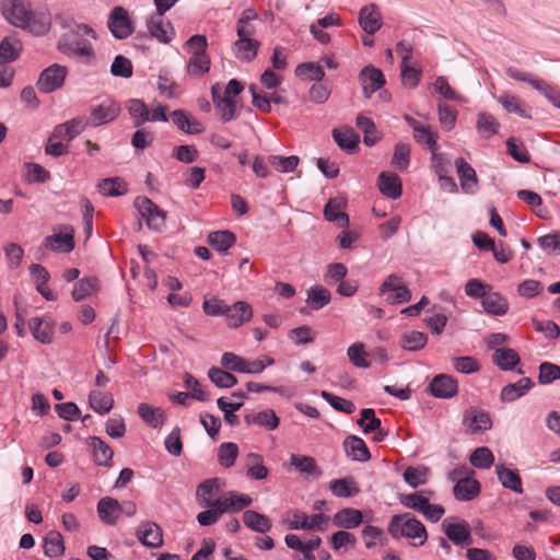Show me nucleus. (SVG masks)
I'll return each mask as SVG.
<instances>
[{
  "instance_id": "nucleus-1",
  "label": "nucleus",
  "mask_w": 560,
  "mask_h": 560,
  "mask_svg": "<svg viewBox=\"0 0 560 560\" xmlns=\"http://www.w3.org/2000/svg\"><path fill=\"white\" fill-rule=\"evenodd\" d=\"M4 19L15 27L28 31L35 36L46 35L51 27V18L46 12H36L25 0H5L2 3Z\"/></svg>"
},
{
  "instance_id": "nucleus-2",
  "label": "nucleus",
  "mask_w": 560,
  "mask_h": 560,
  "mask_svg": "<svg viewBox=\"0 0 560 560\" xmlns=\"http://www.w3.org/2000/svg\"><path fill=\"white\" fill-rule=\"evenodd\" d=\"M85 35L97 39L96 32L90 25L84 23H73L69 25L68 31L65 32L58 40V50L70 57L94 58L95 52L93 46L84 38Z\"/></svg>"
},
{
  "instance_id": "nucleus-3",
  "label": "nucleus",
  "mask_w": 560,
  "mask_h": 560,
  "mask_svg": "<svg viewBox=\"0 0 560 560\" xmlns=\"http://www.w3.org/2000/svg\"><path fill=\"white\" fill-rule=\"evenodd\" d=\"M387 532L395 538H406L413 547L422 546L428 539L425 526L411 513L392 516Z\"/></svg>"
},
{
  "instance_id": "nucleus-4",
  "label": "nucleus",
  "mask_w": 560,
  "mask_h": 560,
  "mask_svg": "<svg viewBox=\"0 0 560 560\" xmlns=\"http://www.w3.org/2000/svg\"><path fill=\"white\" fill-rule=\"evenodd\" d=\"M506 75L513 80L528 83L533 89L541 93L551 104L560 107V92L542 79H533L527 72L514 67L506 69Z\"/></svg>"
},
{
  "instance_id": "nucleus-5",
  "label": "nucleus",
  "mask_w": 560,
  "mask_h": 560,
  "mask_svg": "<svg viewBox=\"0 0 560 560\" xmlns=\"http://www.w3.org/2000/svg\"><path fill=\"white\" fill-rule=\"evenodd\" d=\"M44 246L56 253L68 254L74 248V230L71 225L54 228V233L44 238Z\"/></svg>"
},
{
  "instance_id": "nucleus-6",
  "label": "nucleus",
  "mask_w": 560,
  "mask_h": 560,
  "mask_svg": "<svg viewBox=\"0 0 560 560\" xmlns=\"http://www.w3.org/2000/svg\"><path fill=\"white\" fill-rule=\"evenodd\" d=\"M67 74L66 66L52 63L40 72L36 85L42 93H52L63 85Z\"/></svg>"
},
{
  "instance_id": "nucleus-7",
  "label": "nucleus",
  "mask_w": 560,
  "mask_h": 560,
  "mask_svg": "<svg viewBox=\"0 0 560 560\" xmlns=\"http://www.w3.org/2000/svg\"><path fill=\"white\" fill-rule=\"evenodd\" d=\"M107 26L117 39L128 38L133 33L132 21L128 11L122 7H115L108 16Z\"/></svg>"
},
{
  "instance_id": "nucleus-8",
  "label": "nucleus",
  "mask_w": 560,
  "mask_h": 560,
  "mask_svg": "<svg viewBox=\"0 0 560 560\" xmlns=\"http://www.w3.org/2000/svg\"><path fill=\"white\" fill-rule=\"evenodd\" d=\"M120 113V106L113 100H105L90 108V117L85 121L88 125L98 127L115 120Z\"/></svg>"
},
{
  "instance_id": "nucleus-9",
  "label": "nucleus",
  "mask_w": 560,
  "mask_h": 560,
  "mask_svg": "<svg viewBox=\"0 0 560 560\" xmlns=\"http://www.w3.org/2000/svg\"><path fill=\"white\" fill-rule=\"evenodd\" d=\"M442 526L446 537L455 545L464 546L472 542L470 526L465 520L445 518Z\"/></svg>"
},
{
  "instance_id": "nucleus-10",
  "label": "nucleus",
  "mask_w": 560,
  "mask_h": 560,
  "mask_svg": "<svg viewBox=\"0 0 560 560\" xmlns=\"http://www.w3.org/2000/svg\"><path fill=\"white\" fill-rule=\"evenodd\" d=\"M329 517L325 514L318 513L311 516L295 510L292 512V517L289 521V528L292 530L308 529V530H324Z\"/></svg>"
},
{
  "instance_id": "nucleus-11",
  "label": "nucleus",
  "mask_w": 560,
  "mask_h": 560,
  "mask_svg": "<svg viewBox=\"0 0 560 560\" xmlns=\"http://www.w3.org/2000/svg\"><path fill=\"white\" fill-rule=\"evenodd\" d=\"M463 424L470 434H477L490 430L492 421L489 412L477 407H470L464 412Z\"/></svg>"
},
{
  "instance_id": "nucleus-12",
  "label": "nucleus",
  "mask_w": 560,
  "mask_h": 560,
  "mask_svg": "<svg viewBox=\"0 0 560 560\" xmlns=\"http://www.w3.org/2000/svg\"><path fill=\"white\" fill-rule=\"evenodd\" d=\"M359 80L365 98H370L376 91L382 89L386 82L383 72L371 65L365 66L360 71Z\"/></svg>"
},
{
  "instance_id": "nucleus-13",
  "label": "nucleus",
  "mask_w": 560,
  "mask_h": 560,
  "mask_svg": "<svg viewBox=\"0 0 560 560\" xmlns=\"http://www.w3.org/2000/svg\"><path fill=\"white\" fill-rule=\"evenodd\" d=\"M213 105L223 122H229L238 116L236 102L232 97L222 96L221 88L217 83L211 88Z\"/></svg>"
},
{
  "instance_id": "nucleus-14",
  "label": "nucleus",
  "mask_w": 560,
  "mask_h": 560,
  "mask_svg": "<svg viewBox=\"0 0 560 560\" xmlns=\"http://www.w3.org/2000/svg\"><path fill=\"white\" fill-rule=\"evenodd\" d=\"M429 392L436 398H452L458 392L457 381L448 374H439L429 384Z\"/></svg>"
},
{
  "instance_id": "nucleus-15",
  "label": "nucleus",
  "mask_w": 560,
  "mask_h": 560,
  "mask_svg": "<svg viewBox=\"0 0 560 560\" xmlns=\"http://www.w3.org/2000/svg\"><path fill=\"white\" fill-rule=\"evenodd\" d=\"M137 538L149 548H160L163 545L162 528L154 522H142L137 529Z\"/></svg>"
},
{
  "instance_id": "nucleus-16",
  "label": "nucleus",
  "mask_w": 560,
  "mask_h": 560,
  "mask_svg": "<svg viewBox=\"0 0 560 560\" xmlns=\"http://www.w3.org/2000/svg\"><path fill=\"white\" fill-rule=\"evenodd\" d=\"M170 116L177 129L184 133L200 135L205 131L203 125L184 109H175Z\"/></svg>"
},
{
  "instance_id": "nucleus-17",
  "label": "nucleus",
  "mask_w": 560,
  "mask_h": 560,
  "mask_svg": "<svg viewBox=\"0 0 560 560\" xmlns=\"http://www.w3.org/2000/svg\"><path fill=\"white\" fill-rule=\"evenodd\" d=\"M253 317V308L245 301H238L233 305H228L225 313L226 325L230 328H237L250 320Z\"/></svg>"
},
{
  "instance_id": "nucleus-18",
  "label": "nucleus",
  "mask_w": 560,
  "mask_h": 560,
  "mask_svg": "<svg viewBox=\"0 0 560 560\" xmlns=\"http://www.w3.org/2000/svg\"><path fill=\"white\" fill-rule=\"evenodd\" d=\"M88 126L83 118L75 117L66 122L57 125L52 130V138L57 140L71 141L82 133Z\"/></svg>"
},
{
  "instance_id": "nucleus-19",
  "label": "nucleus",
  "mask_w": 560,
  "mask_h": 560,
  "mask_svg": "<svg viewBox=\"0 0 560 560\" xmlns=\"http://www.w3.org/2000/svg\"><path fill=\"white\" fill-rule=\"evenodd\" d=\"M260 42L256 38H237L232 44L234 57L243 62L253 61L258 54Z\"/></svg>"
},
{
  "instance_id": "nucleus-20",
  "label": "nucleus",
  "mask_w": 560,
  "mask_h": 560,
  "mask_svg": "<svg viewBox=\"0 0 560 560\" xmlns=\"http://www.w3.org/2000/svg\"><path fill=\"white\" fill-rule=\"evenodd\" d=\"M332 138L338 147L349 154L359 150L360 137L351 127L335 128Z\"/></svg>"
},
{
  "instance_id": "nucleus-21",
  "label": "nucleus",
  "mask_w": 560,
  "mask_h": 560,
  "mask_svg": "<svg viewBox=\"0 0 560 560\" xmlns=\"http://www.w3.org/2000/svg\"><path fill=\"white\" fill-rule=\"evenodd\" d=\"M359 24L369 35L375 34L382 27V15L375 4L365 5L360 10Z\"/></svg>"
},
{
  "instance_id": "nucleus-22",
  "label": "nucleus",
  "mask_w": 560,
  "mask_h": 560,
  "mask_svg": "<svg viewBox=\"0 0 560 560\" xmlns=\"http://www.w3.org/2000/svg\"><path fill=\"white\" fill-rule=\"evenodd\" d=\"M257 20L258 13L253 8L245 9L236 21L237 38H256L255 21Z\"/></svg>"
},
{
  "instance_id": "nucleus-23",
  "label": "nucleus",
  "mask_w": 560,
  "mask_h": 560,
  "mask_svg": "<svg viewBox=\"0 0 560 560\" xmlns=\"http://www.w3.org/2000/svg\"><path fill=\"white\" fill-rule=\"evenodd\" d=\"M88 445L92 448L93 459L96 465L110 467L113 465V450L98 436H91L88 440Z\"/></svg>"
},
{
  "instance_id": "nucleus-24",
  "label": "nucleus",
  "mask_w": 560,
  "mask_h": 560,
  "mask_svg": "<svg viewBox=\"0 0 560 560\" xmlns=\"http://www.w3.org/2000/svg\"><path fill=\"white\" fill-rule=\"evenodd\" d=\"M343 448L347 456L352 460L368 462L371 458L365 442L357 435L347 436L343 441Z\"/></svg>"
},
{
  "instance_id": "nucleus-25",
  "label": "nucleus",
  "mask_w": 560,
  "mask_h": 560,
  "mask_svg": "<svg viewBox=\"0 0 560 560\" xmlns=\"http://www.w3.org/2000/svg\"><path fill=\"white\" fill-rule=\"evenodd\" d=\"M534 386L529 377L520 378L517 382L505 385L500 394V399L503 402H513L516 399L526 395Z\"/></svg>"
},
{
  "instance_id": "nucleus-26",
  "label": "nucleus",
  "mask_w": 560,
  "mask_h": 560,
  "mask_svg": "<svg viewBox=\"0 0 560 560\" xmlns=\"http://www.w3.org/2000/svg\"><path fill=\"white\" fill-rule=\"evenodd\" d=\"M455 166L463 190L466 192H472L478 185L476 171L463 158H458L455 161Z\"/></svg>"
},
{
  "instance_id": "nucleus-27",
  "label": "nucleus",
  "mask_w": 560,
  "mask_h": 560,
  "mask_svg": "<svg viewBox=\"0 0 560 560\" xmlns=\"http://www.w3.org/2000/svg\"><path fill=\"white\" fill-rule=\"evenodd\" d=\"M97 513L106 525H115L120 514V503L110 497L102 498L97 503Z\"/></svg>"
},
{
  "instance_id": "nucleus-28",
  "label": "nucleus",
  "mask_w": 560,
  "mask_h": 560,
  "mask_svg": "<svg viewBox=\"0 0 560 560\" xmlns=\"http://www.w3.org/2000/svg\"><path fill=\"white\" fill-rule=\"evenodd\" d=\"M453 493L459 501H470L480 493V483L476 479L462 477L456 481Z\"/></svg>"
},
{
  "instance_id": "nucleus-29",
  "label": "nucleus",
  "mask_w": 560,
  "mask_h": 560,
  "mask_svg": "<svg viewBox=\"0 0 560 560\" xmlns=\"http://www.w3.org/2000/svg\"><path fill=\"white\" fill-rule=\"evenodd\" d=\"M246 424H256L268 431L276 430L280 424V419L272 409H265L256 413H248L244 417Z\"/></svg>"
},
{
  "instance_id": "nucleus-30",
  "label": "nucleus",
  "mask_w": 560,
  "mask_h": 560,
  "mask_svg": "<svg viewBox=\"0 0 560 560\" xmlns=\"http://www.w3.org/2000/svg\"><path fill=\"white\" fill-rule=\"evenodd\" d=\"M377 184L381 192L392 199H397L401 195V180L394 173L382 172L378 175Z\"/></svg>"
},
{
  "instance_id": "nucleus-31",
  "label": "nucleus",
  "mask_w": 560,
  "mask_h": 560,
  "mask_svg": "<svg viewBox=\"0 0 560 560\" xmlns=\"http://www.w3.org/2000/svg\"><path fill=\"white\" fill-rule=\"evenodd\" d=\"M362 512L353 508L341 509L332 517L335 526L347 529L358 527L362 523Z\"/></svg>"
},
{
  "instance_id": "nucleus-32",
  "label": "nucleus",
  "mask_w": 560,
  "mask_h": 560,
  "mask_svg": "<svg viewBox=\"0 0 560 560\" xmlns=\"http://www.w3.org/2000/svg\"><path fill=\"white\" fill-rule=\"evenodd\" d=\"M148 30L152 37L161 43H170L173 35V27L170 22L164 23L163 15L156 13L148 21Z\"/></svg>"
},
{
  "instance_id": "nucleus-33",
  "label": "nucleus",
  "mask_w": 560,
  "mask_h": 560,
  "mask_svg": "<svg viewBox=\"0 0 560 560\" xmlns=\"http://www.w3.org/2000/svg\"><path fill=\"white\" fill-rule=\"evenodd\" d=\"M495 471L501 485L516 493H523L522 479L516 469H511L504 465H497Z\"/></svg>"
},
{
  "instance_id": "nucleus-34",
  "label": "nucleus",
  "mask_w": 560,
  "mask_h": 560,
  "mask_svg": "<svg viewBox=\"0 0 560 560\" xmlns=\"http://www.w3.org/2000/svg\"><path fill=\"white\" fill-rule=\"evenodd\" d=\"M483 310L494 316H503L509 311L508 300L498 292H489L487 296L481 300Z\"/></svg>"
},
{
  "instance_id": "nucleus-35",
  "label": "nucleus",
  "mask_w": 560,
  "mask_h": 560,
  "mask_svg": "<svg viewBox=\"0 0 560 560\" xmlns=\"http://www.w3.org/2000/svg\"><path fill=\"white\" fill-rule=\"evenodd\" d=\"M518 353L511 348H498L492 354L493 363L502 371H512L520 363Z\"/></svg>"
},
{
  "instance_id": "nucleus-36",
  "label": "nucleus",
  "mask_w": 560,
  "mask_h": 560,
  "mask_svg": "<svg viewBox=\"0 0 560 560\" xmlns=\"http://www.w3.org/2000/svg\"><path fill=\"white\" fill-rule=\"evenodd\" d=\"M145 222L149 230L153 232H163L166 221V212H138L136 230L142 229V222Z\"/></svg>"
},
{
  "instance_id": "nucleus-37",
  "label": "nucleus",
  "mask_w": 560,
  "mask_h": 560,
  "mask_svg": "<svg viewBox=\"0 0 560 560\" xmlns=\"http://www.w3.org/2000/svg\"><path fill=\"white\" fill-rule=\"evenodd\" d=\"M329 489L337 498H351L360 492V488L352 477L331 480Z\"/></svg>"
},
{
  "instance_id": "nucleus-38",
  "label": "nucleus",
  "mask_w": 560,
  "mask_h": 560,
  "mask_svg": "<svg viewBox=\"0 0 560 560\" xmlns=\"http://www.w3.org/2000/svg\"><path fill=\"white\" fill-rule=\"evenodd\" d=\"M243 522L253 532L265 534L271 529V521L264 514L254 510H246L243 513Z\"/></svg>"
},
{
  "instance_id": "nucleus-39",
  "label": "nucleus",
  "mask_w": 560,
  "mask_h": 560,
  "mask_svg": "<svg viewBox=\"0 0 560 560\" xmlns=\"http://www.w3.org/2000/svg\"><path fill=\"white\" fill-rule=\"evenodd\" d=\"M290 464L302 475L313 477L322 476V470L312 456L292 454L290 456Z\"/></svg>"
},
{
  "instance_id": "nucleus-40",
  "label": "nucleus",
  "mask_w": 560,
  "mask_h": 560,
  "mask_svg": "<svg viewBox=\"0 0 560 560\" xmlns=\"http://www.w3.org/2000/svg\"><path fill=\"white\" fill-rule=\"evenodd\" d=\"M138 413L145 423L154 429L161 428L166 420L165 413L161 408L152 407L145 402H141L138 406Z\"/></svg>"
},
{
  "instance_id": "nucleus-41",
  "label": "nucleus",
  "mask_w": 560,
  "mask_h": 560,
  "mask_svg": "<svg viewBox=\"0 0 560 560\" xmlns=\"http://www.w3.org/2000/svg\"><path fill=\"white\" fill-rule=\"evenodd\" d=\"M476 128L482 139H490L499 132L500 122L489 113H479Z\"/></svg>"
},
{
  "instance_id": "nucleus-42",
  "label": "nucleus",
  "mask_w": 560,
  "mask_h": 560,
  "mask_svg": "<svg viewBox=\"0 0 560 560\" xmlns=\"http://www.w3.org/2000/svg\"><path fill=\"white\" fill-rule=\"evenodd\" d=\"M128 113L135 127L139 128L149 121V107L139 98H131L127 103Z\"/></svg>"
},
{
  "instance_id": "nucleus-43",
  "label": "nucleus",
  "mask_w": 560,
  "mask_h": 560,
  "mask_svg": "<svg viewBox=\"0 0 560 560\" xmlns=\"http://www.w3.org/2000/svg\"><path fill=\"white\" fill-rule=\"evenodd\" d=\"M22 50V43L18 38L5 37L0 43V63H8L16 60Z\"/></svg>"
},
{
  "instance_id": "nucleus-44",
  "label": "nucleus",
  "mask_w": 560,
  "mask_h": 560,
  "mask_svg": "<svg viewBox=\"0 0 560 560\" xmlns=\"http://www.w3.org/2000/svg\"><path fill=\"white\" fill-rule=\"evenodd\" d=\"M430 469L425 466H408L402 474L404 480L411 487L418 488L428 482Z\"/></svg>"
},
{
  "instance_id": "nucleus-45",
  "label": "nucleus",
  "mask_w": 560,
  "mask_h": 560,
  "mask_svg": "<svg viewBox=\"0 0 560 560\" xmlns=\"http://www.w3.org/2000/svg\"><path fill=\"white\" fill-rule=\"evenodd\" d=\"M428 343V336L418 330L406 331L400 337V347L406 351H419Z\"/></svg>"
},
{
  "instance_id": "nucleus-46",
  "label": "nucleus",
  "mask_w": 560,
  "mask_h": 560,
  "mask_svg": "<svg viewBox=\"0 0 560 560\" xmlns=\"http://www.w3.org/2000/svg\"><path fill=\"white\" fill-rule=\"evenodd\" d=\"M89 402L91 408L100 413H108L114 406V398L112 395L102 390H91L89 395Z\"/></svg>"
},
{
  "instance_id": "nucleus-47",
  "label": "nucleus",
  "mask_w": 560,
  "mask_h": 560,
  "mask_svg": "<svg viewBox=\"0 0 560 560\" xmlns=\"http://www.w3.org/2000/svg\"><path fill=\"white\" fill-rule=\"evenodd\" d=\"M331 293L322 285H314L307 290V304L312 310L318 311L330 303Z\"/></svg>"
},
{
  "instance_id": "nucleus-48",
  "label": "nucleus",
  "mask_w": 560,
  "mask_h": 560,
  "mask_svg": "<svg viewBox=\"0 0 560 560\" xmlns=\"http://www.w3.org/2000/svg\"><path fill=\"white\" fill-rule=\"evenodd\" d=\"M44 553L54 558L63 555L65 544L62 535L57 530H50L44 538Z\"/></svg>"
},
{
  "instance_id": "nucleus-49",
  "label": "nucleus",
  "mask_w": 560,
  "mask_h": 560,
  "mask_svg": "<svg viewBox=\"0 0 560 560\" xmlns=\"http://www.w3.org/2000/svg\"><path fill=\"white\" fill-rule=\"evenodd\" d=\"M30 329L33 337L42 343H50L52 339V327L48 322L39 317H33L30 320Z\"/></svg>"
},
{
  "instance_id": "nucleus-50",
  "label": "nucleus",
  "mask_w": 560,
  "mask_h": 560,
  "mask_svg": "<svg viewBox=\"0 0 560 560\" xmlns=\"http://www.w3.org/2000/svg\"><path fill=\"white\" fill-rule=\"evenodd\" d=\"M97 187L101 194L109 197H118L127 192V185L119 177L104 178L98 183Z\"/></svg>"
},
{
  "instance_id": "nucleus-51",
  "label": "nucleus",
  "mask_w": 560,
  "mask_h": 560,
  "mask_svg": "<svg viewBox=\"0 0 560 560\" xmlns=\"http://www.w3.org/2000/svg\"><path fill=\"white\" fill-rule=\"evenodd\" d=\"M207 241L214 249L225 252L235 244L236 237L230 231H215L209 233Z\"/></svg>"
},
{
  "instance_id": "nucleus-52",
  "label": "nucleus",
  "mask_w": 560,
  "mask_h": 560,
  "mask_svg": "<svg viewBox=\"0 0 560 560\" xmlns=\"http://www.w3.org/2000/svg\"><path fill=\"white\" fill-rule=\"evenodd\" d=\"M295 75L301 78L302 80L320 82L325 72L323 68L316 62H303L298 65L294 71Z\"/></svg>"
},
{
  "instance_id": "nucleus-53",
  "label": "nucleus",
  "mask_w": 560,
  "mask_h": 560,
  "mask_svg": "<svg viewBox=\"0 0 560 560\" xmlns=\"http://www.w3.org/2000/svg\"><path fill=\"white\" fill-rule=\"evenodd\" d=\"M413 139L417 143L425 145L431 152L438 150V133L430 125L423 124L413 132Z\"/></svg>"
},
{
  "instance_id": "nucleus-54",
  "label": "nucleus",
  "mask_w": 560,
  "mask_h": 560,
  "mask_svg": "<svg viewBox=\"0 0 560 560\" xmlns=\"http://www.w3.org/2000/svg\"><path fill=\"white\" fill-rule=\"evenodd\" d=\"M210 381L219 388H231L237 384V378L230 372L220 368H211L208 371Z\"/></svg>"
},
{
  "instance_id": "nucleus-55",
  "label": "nucleus",
  "mask_w": 560,
  "mask_h": 560,
  "mask_svg": "<svg viewBox=\"0 0 560 560\" xmlns=\"http://www.w3.org/2000/svg\"><path fill=\"white\" fill-rule=\"evenodd\" d=\"M355 124L357 127L364 133L363 142L365 145L372 147L378 141L376 127L372 119L361 114L357 117Z\"/></svg>"
},
{
  "instance_id": "nucleus-56",
  "label": "nucleus",
  "mask_w": 560,
  "mask_h": 560,
  "mask_svg": "<svg viewBox=\"0 0 560 560\" xmlns=\"http://www.w3.org/2000/svg\"><path fill=\"white\" fill-rule=\"evenodd\" d=\"M470 464L479 469H488L494 463V455L486 446L477 447L469 456Z\"/></svg>"
},
{
  "instance_id": "nucleus-57",
  "label": "nucleus",
  "mask_w": 560,
  "mask_h": 560,
  "mask_svg": "<svg viewBox=\"0 0 560 560\" xmlns=\"http://www.w3.org/2000/svg\"><path fill=\"white\" fill-rule=\"evenodd\" d=\"M267 161L276 171L280 173H291L298 167L300 159L296 155H269Z\"/></svg>"
},
{
  "instance_id": "nucleus-58",
  "label": "nucleus",
  "mask_w": 560,
  "mask_h": 560,
  "mask_svg": "<svg viewBox=\"0 0 560 560\" xmlns=\"http://www.w3.org/2000/svg\"><path fill=\"white\" fill-rule=\"evenodd\" d=\"M210 69V59L206 51H194L188 62V72L199 77L208 72Z\"/></svg>"
},
{
  "instance_id": "nucleus-59",
  "label": "nucleus",
  "mask_w": 560,
  "mask_h": 560,
  "mask_svg": "<svg viewBox=\"0 0 560 560\" xmlns=\"http://www.w3.org/2000/svg\"><path fill=\"white\" fill-rule=\"evenodd\" d=\"M217 404L219 409L224 412L225 422L232 427L238 425L240 420L235 412L243 407V400L230 402L224 397H220Z\"/></svg>"
},
{
  "instance_id": "nucleus-60",
  "label": "nucleus",
  "mask_w": 560,
  "mask_h": 560,
  "mask_svg": "<svg viewBox=\"0 0 560 560\" xmlns=\"http://www.w3.org/2000/svg\"><path fill=\"white\" fill-rule=\"evenodd\" d=\"M399 502L407 509L413 510L418 513L424 512L429 499L422 492H413L408 494H399Z\"/></svg>"
},
{
  "instance_id": "nucleus-61",
  "label": "nucleus",
  "mask_w": 560,
  "mask_h": 560,
  "mask_svg": "<svg viewBox=\"0 0 560 560\" xmlns=\"http://www.w3.org/2000/svg\"><path fill=\"white\" fill-rule=\"evenodd\" d=\"M320 396L337 411L351 415L357 409L355 405L351 400L336 396L329 392L323 390Z\"/></svg>"
},
{
  "instance_id": "nucleus-62",
  "label": "nucleus",
  "mask_w": 560,
  "mask_h": 560,
  "mask_svg": "<svg viewBox=\"0 0 560 560\" xmlns=\"http://www.w3.org/2000/svg\"><path fill=\"white\" fill-rule=\"evenodd\" d=\"M238 455V447L233 442H225L219 446L218 462L221 466L229 468L234 465Z\"/></svg>"
},
{
  "instance_id": "nucleus-63",
  "label": "nucleus",
  "mask_w": 560,
  "mask_h": 560,
  "mask_svg": "<svg viewBox=\"0 0 560 560\" xmlns=\"http://www.w3.org/2000/svg\"><path fill=\"white\" fill-rule=\"evenodd\" d=\"M410 164V145L399 142L395 145L392 165L398 171H405Z\"/></svg>"
},
{
  "instance_id": "nucleus-64",
  "label": "nucleus",
  "mask_w": 560,
  "mask_h": 560,
  "mask_svg": "<svg viewBox=\"0 0 560 560\" xmlns=\"http://www.w3.org/2000/svg\"><path fill=\"white\" fill-rule=\"evenodd\" d=\"M97 279L88 277L81 279L72 290V298L74 301H82L97 289Z\"/></svg>"
}]
</instances>
